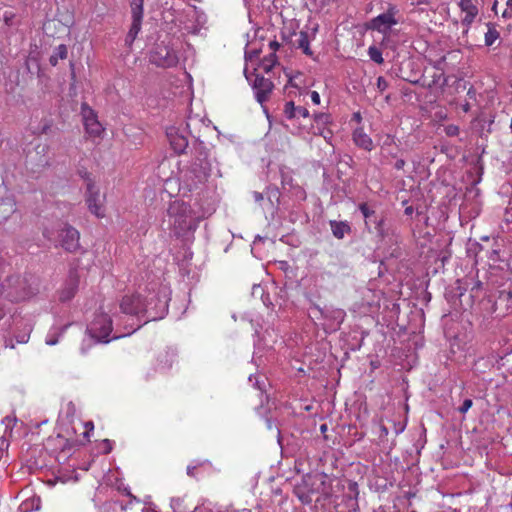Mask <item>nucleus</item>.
<instances>
[{
  "label": "nucleus",
  "instance_id": "f257e3e1",
  "mask_svg": "<svg viewBox=\"0 0 512 512\" xmlns=\"http://www.w3.org/2000/svg\"><path fill=\"white\" fill-rule=\"evenodd\" d=\"M169 296L170 292L166 287L161 288L147 301L139 294L125 296L120 303V309L125 314L138 315L144 312L150 320L160 319L167 313Z\"/></svg>",
  "mask_w": 512,
  "mask_h": 512
},
{
  "label": "nucleus",
  "instance_id": "f03ea898",
  "mask_svg": "<svg viewBox=\"0 0 512 512\" xmlns=\"http://www.w3.org/2000/svg\"><path fill=\"white\" fill-rule=\"evenodd\" d=\"M111 312L112 309L109 306H102L100 311L95 314L94 318L87 326L88 338H85L82 342L80 348L82 354H86L92 344L109 343L113 339L122 337L121 334L116 333L111 336L113 331ZM130 333L131 332L123 334V336L129 335Z\"/></svg>",
  "mask_w": 512,
  "mask_h": 512
},
{
  "label": "nucleus",
  "instance_id": "7ed1b4c3",
  "mask_svg": "<svg viewBox=\"0 0 512 512\" xmlns=\"http://www.w3.org/2000/svg\"><path fill=\"white\" fill-rule=\"evenodd\" d=\"M164 222L176 236H183L197 228L199 216L187 203L174 200L169 204Z\"/></svg>",
  "mask_w": 512,
  "mask_h": 512
},
{
  "label": "nucleus",
  "instance_id": "20e7f679",
  "mask_svg": "<svg viewBox=\"0 0 512 512\" xmlns=\"http://www.w3.org/2000/svg\"><path fill=\"white\" fill-rule=\"evenodd\" d=\"M32 292L26 287V282L19 276L6 278L0 285V297L10 302L22 301L29 298ZM12 316L5 311V305L0 302V329L7 331L11 328Z\"/></svg>",
  "mask_w": 512,
  "mask_h": 512
},
{
  "label": "nucleus",
  "instance_id": "39448f33",
  "mask_svg": "<svg viewBox=\"0 0 512 512\" xmlns=\"http://www.w3.org/2000/svg\"><path fill=\"white\" fill-rule=\"evenodd\" d=\"M43 234L48 240L57 241L66 251H76L80 246L79 232L68 224H61L56 231L46 229Z\"/></svg>",
  "mask_w": 512,
  "mask_h": 512
},
{
  "label": "nucleus",
  "instance_id": "423d86ee",
  "mask_svg": "<svg viewBox=\"0 0 512 512\" xmlns=\"http://www.w3.org/2000/svg\"><path fill=\"white\" fill-rule=\"evenodd\" d=\"M313 317L324 320L323 328L326 332L331 333L337 331L343 323L346 312L341 308L315 306L312 310Z\"/></svg>",
  "mask_w": 512,
  "mask_h": 512
},
{
  "label": "nucleus",
  "instance_id": "0eeeda50",
  "mask_svg": "<svg viewBox=\"0 0 512 512\" xmlns=\"http://www.w3.org/2000/svg\"><path fill=\"white\" fill-rule=\"evenodd\" d=\"M179 59L178 51L164 42L157 44L150 54L151 63L162 68L175 67Z\"/></svg>",
  "mask_w": 512,
  "mask_h": 512
},
{
  "label": "nucleus",
  "instance_id": "6e6552de",
  "mask_svg": "<svg viewBox=\"0 0 512 512\" xmlns=\"http://www.w3.org/2000/svg\"><path fill=\"white\" fill-rule=\"evenodd\" d=\"M397 14V7L393 4H389L386 12L372 18L367 27L386 37L390 34L392 27L398 24V19L396 18Z\"/></svg>",
  "mask_w": 512,
  "mask_h": 512
},
{
  "label": "nucleus",
  "instance_id": "1a4fd4ad",
  "mask_svg": "<svg viewBox=\"0 0 512 512\" xmlns=\"http://www.w3.org/2000/svg\"><path fill=\"white\" fill-rule=\"evenodd\" d=\"M324 476L322 475H306L300 484L294 488V494L303 504H309L312 501V495L319 492V487L315 485H324Z\"/></svg>",
  "mask_w": 512,
  "mask_h": 512
},
{
  "label": "nucleus",
  "instance_id": "9d476101",
  "mask_svg": "<svg viewBox=\"0 0 512 512\" xmlns=\"http://www.w3.org/2000/svg\"><path fill=\"white\" fill-rule=\"evenodd\" d=\"M211 172V162L205 152H200L199 156L191 164L189 173L185 174L187 181H191L189 186L203 182Z\"/></svg>",
  "mask_w": 512,
  "mask_h": 512
},
{
  "label": "nucleus",
  "instance_id": "9b49d317",
  "mask_svg": "<svg viewBox=\"0 0 512 512\" xmlns=\"http://www.w3.org/2000/svg\"><path fill=\"white\" fill-rule=\"evenodd\" d=\"M86 183V203L89 211L98 218H102L105 215L104 209V198L100 195L99 189L94 185L87 173L84 176Z\"/></svg>",
  "mask_w": 512,
  "mask_h": 512
},
{
  "label": "nucleus",
  "instance_id": "f8f14e48",
  "mask_svg": "<svg viewBox=\"0 0 512 512\" xmlns=\"http://www.w3.org/2000/svg\"><path fill=\"white\" fill-rule=\"evenodd\" d=\"M179 22L184 31L197 34L205 23V17L195 7L189 6L181 14Z\"/></svg>",
  "mask_w": 512,
  "mask_h": 512
},
{
  "label": "nucleus",
  "instance_id": "ddd939ff",
  "mask_svg": "<svg viewBox=\"0 0 512 512\" xmlns=\"http://www.w3.org/2000/svg\"><path fill=\"white\" fill-rule=\"evenodd\" d=\"M81 116L88 136L91 138H101L104 133V127L99 122L94 110L86 103L81 105Z\"/></svg>",
  "mask_w": 512,
  "mask_h": 512
},
{
  "label": "nucleus",
  "instance_id": "4468645a",
  "mask_svg": "<svg viewBox=\"0 0 512 512\" xmlns=\"http://www.w3.org/2000/svg\"><path fill=\"white\" fill-rule=\"evenodd\" d=\"M319 31V24L309 19L304 28L299 32L297 39V47L307 56H313V52L310 48V42L316 38Z\"/></svg>",
  "mask_w": 512,
  "mask_h": 512
},
{
  "label": "nucleus",
  "instance_id": "2eb2a0df",
  "mask_svg": "<svg viewBox=\"0 0 512 512\" xmlns=\"http://www.w3.org/2000/svg\"><path fill=\"white\" fill-rule=\"evenodd\" d=\"M166 135L171 148L177 154L183 153L188 147L187 136L181 131L180 128L171 126L166 130Z\"/></svg>",
  "mask_w": 512,
  "mask_h": 512
},
{
  "label": "nucleus",
  "instance_id": "dca6fc26",
  "mask_svg": "<svg viewBox=\"0 0 512 512\" xmlns=\"http://www.w3.org/2000/svg\"><path fill=\"white\" fill-rule=\"evenodd\" d=\"M273 84L269 79L257 76L253 83L255 97L259 103H264L272 91Z\"/></svg>",
  "mask_w": 512,
  "mask_h": 512
},
{
  "label": "nucleus",
  "instance_id": "f3484780",
  "mask_svg": "<svg viewBox=\"0 0 512 512\" xmlns=\"http://www.w3.org/2000/svg\"><path fill=\"white\" fill-rule=\"evenodd\" d=\"M459 7L464 13V17L462 19L463 24L469 26L475 19L478 14V9L472 0H460Z\"/></svg>",
  "mask_w": 512,
  "mask_h": 512
},
{
  "label": "nucleus",
  "instance_id": "a211bd4d",
  "mask_svg": "<svg viewBox=\"0 0 512 512\" xmlns=\"http://www.w3.org/2000/svg\"><path fill=\"white\" fill-rule=\"evenodd\" d=\"M78 288V278L74 273H71L65 286L59 293V299L62 302L71 300Z\"/></svg>",
  "mask_w": 512,
  "mask_h": 512
},
{
  "label": "nucleus",
  "instance_id": "6ab92c4d",
  "mask_svg": "<svg viewBox=\"0 0 512 512\" xmlns=\"http://www.w3.org/2000/svg\"><path fill=\"white\" fill-rule=\"evenodd\" d=\"M353 140L358 147L364 150L371 151L373 149L372 139L364 132L362 128H357L353 132Z\"/></svg>",
  "mask_w": 512,
  "mask_h": 512
},
{
  "label": "nucleus",
  "instance_id": "aec40b11",
  "mask_svg": "<svg viewBox=\"0 0 512 512\" xmlns=\"http://www.w3.org/2000/svg\"><path fill=\"white\" fill-rule=\"evenodd\" d=\"M67 326L68 325L52 327L46 336L45 343L50 346L57 344L59 342V338L64 334Z\"/></svg>",
  "mask_w": 512,
  "mask_h": 512
},
{
  "label": "nucleus",
  "instance_id": "412c9836",
  "mask_svg": "<svg viewBox=\"0 0 512 512\" xmlns=\"http://www.w3.org/2000/svg\"><path fill=\"white\" fill-rule=\"evenodd\" d=\"M330 227L333 235L338 239H342L350 231V226L346 222L331 220Z\"/></svg>",
  "mask_w": 512,
  "mask_h": 512
},
{
  "label": "nucleus",
  "instance_id": "4be33fe9",
  "mask_svg": "<svg viewBox=\"0 0 512 512\" xmlns=\"http://www.w3.org/2000/svg\"><path fill=\"white\" fill-rule=\"evenodd\" d=\"M359 210L361 211V213L363 215L366 227L369 230H371L372 229L373 220L375 218H378L379 216H377L375 211L372 210L366 203L360 204Z\"/></svg>",
  "mask_w": 512,
  "mask_h": 512
},
{
  "label": "nucleus",
  "instance_id": "5701e85b",
  "mask_svg": "<svg viewBox=\"0 0 512 512\" xmlns=\"http://www.w3.org/2000/svg\"><path fill=\"white\" fill-rule=\"evenodd\" d=\"M15 203L12 199L2 200L0 203V221L5 220L15 212Z\"/></svg>",
  "mask_w": 512,
  "mask_h": 512
},
{
  "label": "nucleus",
  "instance_id": "b1692460",
  "mask_svg": "<svg viewBox=\"0 0 512 512\" xmlns=\"http://www.w3.org/2000/svg\"><path fill=\"white\" fill-rule=\"evenodd\" d=\"M370 231L376 232L382 239L388 235V229L386 228L385 220L382 216L373 220L372 229Z\"/></svg>",
  "mask_w": 512,
  "mask_h": 512
},
{
  "label": "nucleus",
  "instance_id": "393cba45",
  "mask_svg": "<svg viewBox=\"0 0 512 512\" xmlns=\"http://www.w3.org/2000/svg\"><path fill=\"white\" fill-rule=\"evenodd\" d=\"M143 2L144 0H131V14L132 20L143 19Z\"/></svg>",
  "mask_w": 512,
  "mask_h": 512
},
{
  "label": "nucleus",
  "instance_id": "a878e982",
  "mask_svg": "<svg viewBox=\"0 0 512 512\" xmlns=\"http://www.w3.org/2000/svg\"><path fill=\"white\" fill-rule=\"evenodd\" d=\"M174 354L165 352L161 354L158 358V369L164 371L169 369L173 363Z\"/></svg>",
  "mask_w": 512,
  "mask_h": 512
},
{
  "label": "nucleus",
  "instance_id": "bb28decb",
  "mask_svg": "<svg viewBox=\"0 0 512 512\" xmlns=\"http://www.w3.org/2000/svg\"><path fill=\"white\" fill-rule=\"evenodd\" d=\"M67 57V47L64 44L57 46L54 53L51 55L49 61L52 66H56L59 59Z\"/></svg>",
  "mask_w": 512,
  "mask_h": 512
},
{
  "label": "nucleus",
  "instance_id": "cd10ccee",
  "mask_svg": "<svg viewBox=\"0 0 512 512\" xmlns=\"http://www.w3.org/2000/svg\"><path fill=\"white\" fill-rule=\"evenodd\" d=\"M314 123L315 126H313L314 130H318V127H326L331 123V118L329 114L326 113H317L314 115Z\"/></svg>",
  "mask_w": 512,
  "mask_h": 512
},
{
  "label": "nucleus",
  "instance_id": "c85d7f7f",
  "mask_svg": "<svg viewBox=\"0 0 512 512\" xmlns=\"http://www.w3.org/2000/svg\"><path fill=\"white\" fill-rule=\"evenodd\" d=\"M16 421H17L16 418L12 417V416H6L2 420V424L5 425V431H4V434L2 436L3 442L7 441V439L11 436L12 428L16 424Z\"/></svg>",
  "mask_w": 512,
  "mask_h": 512
},
{
  "label": "nucleus",
  "instance_id": "c756f323",
  "mask_svg": "<svg viewBox=\"0 0 512 512\" xmlns=\"http://www.w3.org/2000/svg\"><path fill=\"white\" fill-rule=\"evenodd\" d=\"M141 24H142V21L140 20H132V24H131V27H130V30L127 34V40L132 43L135 38L137 37L138 33L140 32L141 30Z\"/></svg>",
  "mask_w": 512,
  "mask_h": 512
},
{
  "label": "nucleus",
  "instance_id": "7c9ffc66",
  "mask_svg": "<svg viewBox=\"0 0 512 512\" xmlns=\"http://www.w3.org/2000/svg\"><path fill=\"white\" fill-rule=\"evenodd\" d=\"M141 24H142V21L140 20H132V24H131V27H130V30L127 34V40L132 43L135 38L137 37L138 33L140 32L141 30Z\"/></svg>",
  "mask_w": 512,
  "mask_h": 512
},
{
  "label": "nucleus",
  "instance_id": "2f4dec72",
  "mask_svg": "<svg viewBox=\"0 0 512 512\" xmlns=\"http://www.w3.org/2000/svg\"><path fill=\"white\" fill-rule=\"evenodd\" d=\"M499 38V33L493 26H488V30L485 33V44L491 46Z\"/></svg>",
  "mask_w": 512,
  "mask_h": 512
},
{
  "label": "nucleus",
  "instance_id": "473e14b6",
  "mask_svg": "<svg viewBox=\"0 0 512 512\" xmlns=\"http://www.w3.org/2000/svg\"><path fill=\"white\" fill-rule=\"evenodd\" d=\"M368 55L372 61L377 64H382L384 59L382 57V52L375 46H370L368 49Z\"/></svg>",
  "mask_w": 512,
  "mask_h": 512
},
{
  "label": "nucleus",
  "instance_id": "72a5a7b5",
  "mask_svg": "<svg viewBox=\"0 0 512 512\" xmlns=\"http://www.w3.org/2000/svg\"><path fill=\"white\" fill-rule=\"evenodd\" d=\"M297 107L294 105V102L290 101L285 104L284 113L287 118L291 119L296 117Z\"/></svg>",
  "mask_w": 512,
  "mask_h": 512
},
{
  "label": "nucleus",
  "instance_id": "f704fd0d",
  "mask_svg": "<svg viewBox=\"0 0 512 512\" xmlns=\"http://www.w3.org/2000/svg\"><path fill=\"white\" fill-rule=\"evenodd\" d=\"M277 62V57L275 53H270V55L267 57V59L264 62V69L266 71H269Z\"/></svg>",
  "mask_w": 512,
  "mask_h": 512
},
{
  "label": "nucleus",
  "instance_id": "c9c22d12",
  "mask_svg": "<svg viewBox=\"0 0 512 512\" xmlns=\"http://www.w3.org/2000/svg\"><path fill=\"white\" fill-rule=\"evenodd\" d=\"M313 133L322 136L326 140L332 137V131L328 128V126L323 128L318 127V130H314Z\"/></svg>",
  "mask_w": 512,
  "mask_h": 512
},
{
  "label": "nucleus",
  "instance_id": "e433bc0d",
  "mask_svg": "<svg viewBox=\"0 0 512 512\" xmlns=\"http://www.w3.org/2000/svg\"><path fill=\"white\" fill-rule=\"evenodd\" d=\"M376 85H377V89L379 90V92H384L388 88V82L382 76H379L377 78Z\"/></svg>",
  "mask_w": 512,
  "mask_h": 512
},
{
  "label": "nucleus",
  "instance_id": "4c0bfd02",
  "mask_svg": "<svg viewBox=\"0 0 512 512\" xmlns=\"http://www.w3.org/2000/svg\"><path fill=\"white\" fill-rule=\"evenodd\" d=\"M472 405L473 402L471 399H465L458 410L460 413L465 414L472 407Z\"/></svg>",
  "mask_w": 512,
  "mask_h": 512
},
{
  "label": "nucleus",
  "instance_id": "58836bf2",
  "mask_svg": "<svg viewBox=\"0 0 512 512\" xmlns=\"http://www.w3.org/2000/svg\"><path fill=\"white\" fill-rule=\"evenodd\" d=\"M459 133V128L455 125H449L446 127V134L449 136H456Z\"/></svg>",
  "mask_w": 512,
  "mask_h": 512
},
{
  "label": "nucleus",
  "instance_id": "ea45409f",
  "mask_svg": "<svg viewBox=\"0 0 512 512\" xmlns=\"http://www.w3.org/2000/svg\"><path fill=\"white\" fill-rule=\"evenodd\" d=\"M310 98L313 104L319 105L321 102L320 95L317 91L310 92Z\"/></svg>",
  "mask_w": 512,
  "mask_h": 512
},
{
  "label": "nucleus",
  "instance_id": "a19ab883",
  "mask_svg": "<svg viewBox=\"0 0 512 512\" xmlns=\"http://www.w3.org/2000/svg\"><path fill=\"white\" fill-rule=\"evenodd\" d=\"M296 116H301L303 118H307L309 116V111L305 107H297Z\"/></svg>",
  "mask_w": 512,
  "mask_h": 512
},
{
  "label": "nucleus",
  "instance_id": "79ce46f5",
  "mask_svg": "<svg viewBox=\"0 0 512 512\" xmlns=\"http://www.w3.org/2000/svg\"><path fill=\"white\" fill-rule=\"evenodd\" d=\"M9 330H10V329H8L7 331H2V330L0 329V333H3L2 335L0 334V348H1V347H7V346H8V344H7V342H6V335H5V334H6Z\"/></svg>",
  "mask_w": 512,
  "mask_h": 512
},
{
  "label": "nucleus",
  "instance_id": "37998d69",
  "mask_svg": "<svg viewBox=\"0 0 512 512\" xmlns=\"http://www.w3.org/2000/svg\"><path fill=\"white\" fill-rule=\"evenodd\" d=\"M94 428V425L92 422H86L85 423V429L86 431L83 433L85 437L89 436V432L92 431Z\"/></svg>",
  "mask_w": 512,
  "mask_h": 512
},
{
  "label": "nucleus",
  "instance_id": "c03bdc74",
  "mask_svg": "<svg viewBox=\"0 0 512 512\" xmlns=\"http://www.w3.org/2000/svg\"><path fill=\"white\" fill-rule=\"evenodd\" d=\"M269 46H270L271 52L275 53L278 50L280 45L276 41H270Z\"/></svg>",
  "mask_w": 512,
  "mask_h": 512
},
{
  "label": "nucleus",
  "instance_id": "a18cd8bd",
  "mask_svg": "<svg viewBox=\"0 0 512 512\" xmlns=\"http://www.w3.org/2000/svg\"><path fill=\"white\" fill-rule=\"evenodd\" d=\"M255 56H257V51L256 50H246V52H245V57L246 58L252 59Z\"/></svg>",
  "mask_w": 512,
  "mask_h": 512
},
{
  "label": "nucleus",
  "instance_id": "49530a36",
  "mask_svg": "<svg viewBox=\"0 0 512 512\" xmlns=\"http://www.w3.org/2000/svg\"><path fill=\"white\" fill-rule=\"evenodd\" d=\"M404 165H405V161L403 159H399L395 163V168L400 170L404 167Z\"/></svg>",
  "mask_w": 512,
  "mask_h": 512
},
{
  "label": "nucleus",
  "instance_id": "de8ad7c7",
  "mask_svg": "<svg viewBox=\"0 0 512 512\" xmlns=\"http://www.w3.org/2000/svg\"><path fill=\"white\" fill-rule=\"evenodd\" d=\"M253 196L256 202H260L261 200H263V195L259 192H254Z\"/></svg>",
  "mask_w": 512,
  "mask_h": 512
},
{
  "label": "nucleus",
  "instance_id": "09e8293b",
  "mask_svg": "<svg viewBox=\"0 0 512 512\" xmlns=\"http://www.w3.org/2000/svg\"><path fill=\"white\" fill-rule=\"evenodd\" d=\"M194 470H195V467L188 466L187 467V474L190 475V476H193L194 475Z\"/></svg>",
  "mask_w": 512,
  "mask_h": 512
},
{
  "label": "nucleus",
  "instance_id": "8fccbe9b",
  "mask_svg": "<svg viewBox=\"0 0 512 512\" xmlns=\"http://www.w3.org/2000/svg\"><path fill=\"white\" fill-rule=\"evenodd\" d=\"M105 444L108 445V449H106V452H109L111 450L110 441L105 440Z\"/></svg>",
  "mask_w": 512,
  "mask_h": 512
},
{
  "label": "nucleus",
  "instance_id": "3c124183",
  "mask_svg": "<svg viewBox=\"0 0 512 512\" xmlns=\"http://www.w3.org/2000/svg\"><path fill=\"white\" fill-rule=\"evenodd\" d=\"M503 296L512 297V293L511 292H507V293L503 292L501 294V297H503Z\"/></svg>",
  "mask_w": 512,
  "mask_h": 512
},
{
  "label": "nucleus",
  "instance_id": "603ef678",
  "mask_svg": "<svg viewBox=\"0 0 512 512\" xmlns=\"http://www.w3.org/2000/svg\"><path fill=\"white\" fill-rule=\"evenodd\" d=\"M254 386L258 389H262L258 380H256V382L254 383Z\"/></svg>",
  "mask_w": 512,
  "mask_h": 512
},
{
  "label": "nucleus",
  "instance_id": "864d4df0",
  "mask_svg": "<svg viewBox=\"0 0 512 512\" xmlns=\"http://www.w3.org/2000/svg\"><path fill=\"white\" fill-rule=\"evenodd\" d=\"M258 289H261V287H260L259 285H254V286H253V291H254V293H255Z\"/></svg>",
  "mask_w": 512,
  "mask_h": 512
},
{
  "label": "nucleus",
  "instance_id": "5fc2aeb1",
  "mask_svg": "<svg viewBox=\"0 0 512 512\" xmlns=\"http://www.w3.org/2000/svg\"><path fill=\"white\" fill-rule=\"evenodd\" d=\"M19 343H25L27 341V339L25 338V336L22 337V339L20 340H17Z\"/></svg>",
  "mask_w": 512,
  "mask_h": 512
},
{
  "label": "nucleus",
  "instance_id": "6e6d98bb",
  "mask_svg": "<svg viewBox=\"0 0 512 512\" xmlns=\"http://www.w3.org/2000/svg\"><path fill=\"white\" fill-rule=\"evenodd\" d=\"M321 431H322V432L326 431V425H322V426H321Z\"/></svg>",
  "mask_w": 512,
  "mask_h": 512
},
{
  "label": "nucleus",
  "instance_id": "4d7b16f0",
  "mask_svg": "<svg viewBox=\"0 0 512 512\" xmlns=\"http://www.w3.org/2000/svg\"><path fill=\"white\" fill-rule=\"evenodd\" d=\"M480 286H481V282H479V281H478V282L475 284V287H476V288H479Z\"/></svg>",
  "mask_w": 512,
  "mask_h": 512
},
{
  "label": "nucleus",
  "instance_id": "13d9d810",
  "mask_svg": "<svg viewBox=\"0 0 512 512\" xmlns=\"http://www.w3.org/2000/svg\"><path fill=\"white\" fill-rule=\"evenodd\" d=\"M267 425H268V428L271 429L272 428V424L270 421H267Z\"/></svg>",
  "mask_w": 512,
  "mask_h": 512
},
{
  "label": "nucleus",
  "instance_id": "bf43d9fd",
  "mask_svg": "<svg viewBox=\"0 0 512 512\" xmlns=\"http://www.w3.org/2000/svg\"><path fill=\"white\" fill-rule=\"evenodd\" d=\"M403 429H404V428L402 427V428L398 429L396 432H397V433H400V432H402V431H403Z\"/></svg>",
  "mask_w": 512,
  "mask_h": 512
},
{
  "label": "nucleus",
  "instance_id": "052dcab7",
  "mask_svg": "<svg viewBox=\"0 0 512 512\" xmlns=\"http://www.w3.org/2000/svg\"><path fill=\"white\" fill-rule=\"evenodd\" d=\"M382 430H383V432H384L385 434H387V433H388V431H387V429H386L385 427H384Z\"/></svg>",
  "mask_w": 512,
  "mask_h": 512
},
{
  "label": "nucleus",
  "instance_id": "680f3d73",
  "mask_svg": "<svg viewBox=\"0 0 512 512\" xmlns=\"http://www.w3.org/2000/svg\"><path fill=\"white\" fill-rule=\"evenodd\" d=\"M358 118H360V115H359V114H356V115H355V119H358Z\"/></svg>",
  "mask_w": 512,
  "mask_h": 512
},
{
  "label": "nucleus",
  "instance_id": "e2e57ef3",
  "mask_svg": "<svg viewBox=\"0 0 512 512\" xmlns=\"http://www.w3.org/2000/svg\"><path fill=\"white\" fill-rule=\"evenodd\" d=\"M358 118H360V115H359V114H356V115H355V119H358Z\"/></svg>",
  "mask_w": 512,
  "mask_h": 512
},
{
  "label": "nucleus",
  "instance_id": "0e129e2a",
  "mask_svg": "<svg viewBox=\"0 0 512 512\" xmlns=\"http://www.w3.org/2000/svg\"><path fill=\"white\" fill-rule=\"evenodd\" d=\"M252 378H253V376H252V375H250V376H249V381H250V382H252Z\"/></svg>",
  "mask_w": 512,
  "mask_h": 512
},
{
  "label": "nucleus",
  "instance_id": "69168bd1",
  "mask_svg": "<svg viewBox=\"0 0 512 512\" xmlns=\"http://www.w3.org/2000/svg\"><path fill=\"white\" fill-rule=\"evenodd\" d=\"M510 128H511V131H512V118H511V124H510Z\"/></svg>",
  "mask_w": 512,
  "mask_h": 512
},
{
  "label": "nucleus",
  "instance_id": "338daca9",
  "mask_svg": "<svg viewBox=\"0 0 512 512\" xmlns=\"http://www.w3.org/2000/svg\"><path fill=\"white\" fill-rule=\"evenodd\" d=\"M512 2V0H508V4H510Z\"/></svg>",
  "mask_w": 512,
  "mask_h": 512
}]
</instances>
